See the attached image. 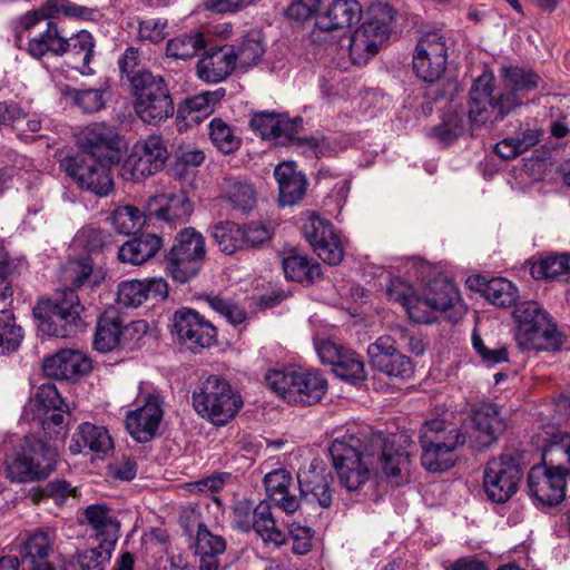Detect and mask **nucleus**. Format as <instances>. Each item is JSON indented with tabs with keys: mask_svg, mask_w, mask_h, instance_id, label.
<instances>
[{
	"mask_svg": "<svg viewBox=\"0 0 570 570\" xmlns=\"http://www.w3.org/2000/svg\"><path fill=\"white\" fill-rule=\"evenodd\" d=\"M199 557V570H218V557L226 550V542L220 535L213 534L205 525H199L195 542Z\"/></svg>",
	"mask_w": 570,
	"mask_h": 570,
	"instance_id": "39",
	"label": "nucleus"
},
{
	"mask_svg": "<svg viewBox=\"0 0 570 570\" xmlns=\"http://www.w3.org/2000/svg\"><path fill=\"white\" fill-rule=\"evenodd\" d=\"M333 372L337 377L351 383L365 379L364 363L355 352L342 353L333 365Z\"/></svg>",
	"mask_w": 570,
	"mask_h": 570,
	"instance_id": "56",
	"label": "nucleus"
},
{
	"mask_svg": "<svg viewBox=\"0 0 570 570\" xmlns=\"http://www.w3.org/2000/svg\"><path fill=\"white\" fill-rule=\"evenodd\" d=\"M485 299L497 306L507 307L514 304L518 297L517 287L507 278L490 279L483 288Z\"/></svg>",
	"mask_w": 570,
	"mask_h": 570,
	"instance_id": "54",
	"label": "nucleus"
},
{
	"mask_svg": "<svg viewBox=\"0 0 570 570\" xmlns=\"http://www.w3.org/2000/svg\"><path fill=\"white\" fill-rule=\"evenodd\" d=\"M538 141L539 132L537 130L529 127H521L515 135L499 141L494 150L500 158L509 160L529 150Z\"/></svg>",
	"mask_w": 570,
	"mask_h": 570,
	"instance_id": "41",
	"label": "nucleus"
},
{
	"mask_svg": "<svg viewBox=\"0 0 570 570\" xmlns=\"http://www.w3.org/2000/svg\"><path fill=\"white\" fill-rule=\"evenodd\" d=\"M146 328L147 324L144 321L124 325L118 315L105 313L98 320L94 346L99 352H110L119 347L128 334L145 331Z\"/></svg>",
	"mask_w": 570,
	"mask_h": 570,
	"instance_id": "26",
	"label": "nucleus"
},
{
	"mask_svg": "<svg viewBox=\"0 0 570 570\" xmlns=\"http://www.w3.org/2000/svg\"><path fill=\"white\" fill-rule=\"evenodd\" d=\"M104 95L101 89H75L71 91L73 104L86 114L99 111L105 107Z\"/></svg>",
	"mask_w": 570,
	"mask_h": 570,
	"instance_id": "60",
	"label": "nucleus"
},
{
	"mask_svg": "<svg viewBox=\"0 0 570 570\" xmlns=\"http://www.w3.org/2000/svg\"><path fill=\"white\" fill-rule=\"evenodd\" d=\"M206 257L204 236L193 227L181 229L165 258L167 274L177 283H187L198 275Z\"/></svg>",
	"mask_w": 570,
	"mask_h": 570,
	"instance_id": "11",
	"label": "nucleus"
},
{
	"mask_svg": "<svg viewBox=\"0 0 570 570\" xmlns=\"http://www.w3.org/2000/svg\"><path fill=\"white\" fill-rule=\"evenodd\" d=\"M86 522L96 532L97 538L114 540L116 543L119 530L118 521L111 515L110 510L104 504H92L85 510Z\"/></svg>",
	"mask_w": 570,
	"mask_h": 570,
	"instance_id": "42",
	"label": "nucleus"
},
{
	"mask_svg": "<svg viewBox=\"0 0 570 570\" xmlns=\"http://www.w3.org/2000/svg\"><path fill=\"white\" fill-rule=\"evenodd\" d=\"M303 234L316 255L331 266L338 265L344 258V246L332 224L315 212L306 214Z\"/></svg>",
	"mask_w": 570,
	"mask_h": 570,
	"instance_id": "18",
	"label": "nucleus"
},
{
	"mask_svg": "<svg viewBox=\"0 0 570 570\" xmlns=\"http://www.w3.org/2000/svg\"><path fill=\"white\" fill-rule=\"evenodd\" d=\"M212 236L218 248L227 255H233L245 248L243 227L235 223L219 222L215 224L212 228Z\"/></svg>",
	"mask_w": 570,
	"mask_h": 570,
	"instance_id": "46",
	"label": "nucleus"
},
{
	"mask_svg": "<svg viewBox=\"0 0 570 570\" xmlns=\"http://www.w3.org/2000/svg\"><path fill=\"white\" fill-rule=\"evenodd\" d=\"M386 294L391 301L400 303L411 318L412 307L416 306L419 294H416L412 285L401 278H392L386 287Z\"/></svg>",
	"mask_w": 570,
	"mask_h": 570,
	"instance_id": "58",
	"label": "nucleus"
},
{
	"mask_svg": "<svg viewBox=\"0 0 570 570\" xmlns=\"http://www.w3.org/2000/svg\"><path fill=\"white\" fill-rule=\"evenodd\" d=\"M109 220L117 233L129 235L145 225L146 215L136 206L122 205L111 212Z\"/></svg>",
	"mask_w": 570,
	"mask_h": 570,
	"instance_id": "50",
	"label": "nucleus"
},
{
	"mask_svg": "<svg viewBox=\"0 0 570 570\" xmlns=\"http://www.w3.org/2000/svg\"><path fill=\"white\" fill-rule=\"evenodd\" d=\"M111 236L100 228L86 227L78 234V239L90 252L102 249L110 243Z\"/></svg>",
	"mask_w": 570,
	"mask_h": 570,
	"instance_id": "64",
	"label": "nucleus"
},
{
	"mask_svg": "<svg viewBox=\"0 0 570 570\" xmlns=\"http://www.w3.org/2000/svg\"><path fill=\"white\" fill-rule=\"evenodd\" d=\"M464 442L465 438L454 424L440 419L425 422L420 431L423 468L430 472L448 471L455 463V450Z\"/></svg>",
	"mask_w": 570,
	"mask_h": 570,
	"instance_id": "7",
	"label": "nucleus"
},
{
	"mask_svg": "<svg viewBox=\"0 0 570 570\" xmlns=\"http://www.w3.org/2000/svg\"><path fill=\"white\" fill-rule=\"evenodd\" d=\"M265 382L275 394L292 405H313L327 391V381L317 370L295 365L268 371Z\"/></svg>",
	"mask_w": 570,
	"mask_h": 570,
	"instance_id": "5",
	"label": "nucleus"
},
{
	"mask_svg": "<svg viewBox=\"0 0 570 570\" xmlns=\"http://www.w3.org/2000/svg\"><path fill=\"white\" fill-rule=\"evenodd\" d=\"M114 540L102 539L96 548L86 549L76 556L81 570H104L111 559Z\"/></svg>",
	"mask_w": 570,
	"mask_h": 570,
	"instance_id": "53",
	"label": "nucleus"
},
{
	"mask_svg": "<svg viewBox=\"0 0 570 570\" xmlns=\"http://www.w3.org/2000/svg\"><path fill=\"white\" fill-rule=\"evenodd\" d=\"M568 476L562 472L537 464L528 473V493L535 504L558 505L566 498Z\"/></svg>",
	"mask_w": 570,
	"mask_h": 570,
	"instance_id": "22",
	"label": "nucleus"
},
{
	"mask_svg": "<svg viewBox=\"0 0 570 570\" xmlns=\"http://www.w3.org/2000/svg\"><path fill=\"white\" fill-rule=\"evenodd\" d=\"M108 160L86 158V155L66 157L61 167L77 185L96 196L107 197L114 190V180L107 168Z\"/></svg>",
	"mask_w": 570,
	"mask_h": 570,
	"instance_id": "17",
	"label": "nucleus"
},
{
	"mask_svg": "<svg viewBox=\"0 0 570 570\" xmlns=\"http://www.w3.org/2000/svg\"><path fill=\"white\" fill-rule=\"evenodd\" d=\"M367 354L370 365L387 376L407 381L414 375L412 361L396 348L389 335L380 336L370 344Z\"/></svg>",
	"mask_w": 570,
	"mask_h": 570,
	"instance_id": "21",
	"label": "nucleus"
},
{
	"mask_svg": "<svg viewBox=\"0 0 570 570\" xmlns=\"http://www.w3.org/2000/svg\"><path fill=\"white\" fill-rule=\"evenodd\" d=\"M145 282L129 279L118 286L117 302L126 307H137L147 301Z\"/></svg>",
	"mask_w": 570,
	"mask_h": 570,
	"instance_id": "59",
	"label": "nucleus"
},
{
	"mask_svg": "<svg viewBox=\"0 0 570 570\" xmlns=\"http://www.w3.org/2000/svg\"><path fill=\"white\" fill-rule=\"evenodd\" d=\"M88 9L70 2L69 0H47L40 8L28 11L20 20V27L30 31L42 21L51 22L50 19L60 14L73 18H85Z\"/></svg>",
	"mask_w": 570,
	"mask_h": 570,
	"instance_id": "32",
	"label": "nucleus"
},
{
	"mask_svg": "<svg viewBox=\"0 0 570 570\" xmlns=\"http://www.w3.org/2000/svg\"><path fill=\"white\" fill-rule=\"evenodd\" d=\"M233 523L244 532L254 530L265 542L281 546L286 540L285 533L276 527L271 504L266 500L256 505L250 500H239L234 505Z\"/></svg>",
	"mask_w": 570,
	"mask_h": 570,
	"instance_id": "16",
	"label": "nucleus"
},
{
	"mask_svg": "<svg viewBox=\"0 0 570 570\" xmlns=\"http://www.w3.org/2000/svg\"><path fill=\"white\" fill-rule=\"evenodd\" d=\"M224 96L225 90L222 88L214 91L200 92L185 99L178 112L189 121L199 122L214 111L215 105L220 101Z\"/></svg>",
	"mask_w": 570,
	"mask_h": 570,
	"instance_id": "40",
	"label": "nucleus"
},
{
	"mask_svg": "<svg viewBox=\"0 0 570 570\" xmlns=\"http://www.w3.org/2000/svg\"><path fill=\"white\" fill-rule=\"evenodd\" d=\"M163 415L160 397L149 394L141 406L127 413L126 429L136 441L148 442L156 435Z\"/></svg>",
	"mask_w": 570,
	"mask_h": 570,
	"instance_id": "24",
	"label": "nucleus"
},
{
	"mask_svg": "<svg viewBox=\"0 0 570 570\" xmlns=\"http://www.w3.org/2000/svg\"><path fill=\"white\" fill-rule=\"evenodd\" d=\"M224 197L237 209L250 210L256 203V191L252 184L239 178L225 179Z\"/></svg>",
	"mask_w": 570,
	"mask_h": 570,
	"instance_id": "47",
	"label": "nucleus"
},
{
	"mask_svg": "<svg viewBox=\"0 0 570 570\" xmlns=\"http://www.w3.org/2000/svg\"><path fill=\"white\" fill-rule=\"evenodd\" d=\"M57 450L35 436H26L22 444L6 458L4 472L11 482H31L48 476L57 462Z\"/></svg>",
	"mask_w": 570,
	"mask_h": 570,
	"instance_id": "8",
	"label": "nucleus"
},
{
	"mask_svg": "<svg viewBox=\"0 0 570 570\" xmlns=\"http://www.w3.org/2000/svg\"><path fill=\"white\" fill-rule=\"evenodd\" d=\"M274 176L278 184L279 204L293 206L304 196L306 190L305 177L296 170L294 163L284 161L276 166Z\"/></svg>",
	"mask_w": 570,
	"mask_h": 570,
	"instance_id": "36",
	"label": "nucleus"
},
{
	"mask_svg": "<svg viewBox=\"0 0 570 570\" xmlns=\"http://www.w3.org/2000/svg\"><path fill=\"white\" fill-rule=\"evenodd\" d=\"M515 340L522 350H542L559 341V332L549 314L537 302H523L513 311Z\"/></svg>",
	"mask_w": 570,
	"mask_h": 570,
	"instance_id": "12",
	"label": "nucleus"
},
{
	"mask_svg": "<svg viewBox=\"0 0 570 570\" xmlns=\"http://www.w3.org/2000/svg\"><path fill=\"white\" fill-rule=\"evenodd\" d=\"M292 549L297 554H305L312 548L314 531L309 527L293 522L288 527Z\"/></svg>",
	"mask_w": 570,
	"mask_h": 570,
	"instance_id": "62",
	"label": "nucleus"
},
{
	"mask_svg": "<svg viewBox=\"0 0 570 570\" xmlns=\"http://www.w3.org/2000/svg\"><path fill=\"white\" fill-rule=\"evenodd\" d=\"M42 368L49 377L69 381L89 373L91 361L80 351L61 350L45 358Z\"/></svg>",
	"mask_w": 570,
	"mask_h": 570,
	"instance_id": "27",
	"label": "nucleus"
},
{
	"mask_svg": "<svg viewBox=\"0 0 570 570\" xmlns=\"http://www.w3.org/2000/svg\"><path fill=\"white\" fill-rule=\"evenodd\" d=\"M163 239L156 234H141L127 240L118 249V259L121 263L141 265L153 258L161 248Z\"/></svg>",
	"mask_w": 570,
	"mask_h": 570,
	"instance_id": "37",
	"label": "nucleus"
},
{
	"mask_svg": "<svg viewBox=\"0 0 570 570\" xmlns=\"http://www.w3.org/2000/svg\"><path fill=\"white\" fill-rule=\"evenodd\" d=\"M23 340V331L16 323L12 312L0 311V347L11 352L17 350Z\"/></svg>",
	"mask_w": 570,
	"mask_h": 570,
	"instance_id": "57",
	"label": "nucleus"
},
{
	"mask_svg": "<svg viewBox=\"0 0 570 570\" xmlns=\"http://www.w3.org/2000/svg\"><path fill=\"white\" fill-rule=\"evenodd\" d=\"M193 204L184 193L158 194L147 200V210L170 224H181L193 213Z\"/></svg>",
	"mask_w": 570,
	"mask_h": 570,
	"instance_id": "31",
	"label": "nucleus"
},
{
	"mask_svg": "<svg viewBox=\"0 0 570 570\" xmlns=\"http://www.w3.org/2000/svg\"><path fill=\"white\" fill-rule=\"evenodd\" d=\"M299 491L303 495H312L322 508L332 504V476L320 460H313L307 469L297 474Z\"/></svg>",
	"mask_w": 570,
	"mask_h": 570,
	"instance_id": "28",
	"label": "nucleus"
},
{
	"mask_svg": "<svg viewBox=\"0 0 570 570\" xmlns=\"http://www.w3.org/2000/svg\"><path fill=\"white\" fill-rule=\"evenodd\" d=\"M169 157L164 139L150 135L135 144L132 151L125 159L120 175L125 180L139 181L160 171Z\"/></svg>",
	"mask_w": 570,
	"mask_h": 570,
	"instance_id": "15",
	"label": "nucleus"
},
{
	"mask_svg": "<svg viewBox=\"0 0 570 570\" xmlns=\"http://www.w3.org/2000/svg\"><path fill=\"white\" fill-rule=\"evenodd\" d=\"M174 327L178 338L189 348L209 347L216 340V328L199 313L181 308L175 313Z\"/></svg>",
	"mask_w": 570,
	"mask_h": 570,
	"instance_id": "23",
	"label": "nucleus"
},
{
	"mask_svg": "<svg viewBox=\"0 0 570 570\" xmlns=\"http://www.w3.org/2000/svg\"><path fill=\"white\" fill-rule=\"evenodd\" d=\"M524 474L521 459L512 454H501L489 460L483 470V490L494 503L508 502L519 489Z\"/></svg>",
	"mask_w": 570,
	"mask_h": 570,
	"instance_id": "14",
	"label": "nucleus"
},
{
	"mask_svg": "<svg viewBox=\"0 0 570 570\" xmlns=\"http://www.w3.org/2000/svg\"><path fill=\"white\" fill-rule=\"evenodd\" d=\"M135 111L145 124L158 126L174 115V101L164 79L151 72L134 76Z\"/></svg>",
	"mask_w": 570,
	"mask_h": 570,
	"instance_id": "10",
	"label": "nucleus"
},
{
	"mask_svg": "<svg viewBox=\"0 0 570 570\" xmlns=\"http://www.w3.org/2000/svg\"><path fill=\"white\" fill-rule=\"evenodd\" d=\"M534 279L554 281L570 278V255L547 257L532 264L530 268Z\"/></svg>",
	"mask_w": 570,
	"mask_h": 570,
	"instance_id": "45",
	"label": "nucleus"
},
{
	"mask_svg": "<svg viewBox=\"0 0 570 570\" xmlns=\"http://www.w3.org/2000/svg\"><path fill=\"white\" fill-rule=\"evenodd\" d=\"M236 67L234 46L224 45L205 52L197 63V75L206 82L216 83L226 79Z\"/></svg>",
	"mask_w": 570,
	"mask_h": 570,
	"instance_id": "30",
	"label": "nucleus"
},
{
	"mask_svg": "<svg viewBox=\"0 0 570 570\" xmlns=\"http://www.w3.org/2000/svg\"><path fill=\"white\" fill-rule=\"evenodd\" d=\"M83 306L73 288H65L55 299H41L33 308L41 333L55 337L75 335L83 327Z\"/></svg>",
	"mask_w": 570,
	"mask_h": 570,
	"instance_id": "6",
	"label": "nucleus"
},
{
	"mask_svg": "<svg viewBox=\"0 0 570 570\" xmlns=\"http://www.w3.org/2000/svg\"><path fill=\"white\" fill-rule=\"evenodd\" d=\"M114 448L112 439L105 426L89 422L81 423L73 433L69 450L79 454L83 449L91 452L107 454Z\"/></svg>",
	"mask_w": 570,
	"mask_h": 570,
	"instance_id": "35",
	"label": "nucleus"
},
{
	"mask_svg": "<svg viewBox=\"0 0 570 570\" xmlns=\"http://www.w3.org/2000/svg\"><path fill=\"white\" fill-rule=\"evenodd\" d=\"M299 117L291 119L287 115L261 111L253 115L249 125L263 139H292L302 126Z\"/></svg>",
	"mask_w": 570,
	"mask_h": 570,
	"instance_id": "29",
	"label": "nucleus"
},
{
	"mask_svg": "<svg viewBox=\"0 0 570 570\" xmlns=\"http://www.w3.org/2000/svg\"><path fill=\"white\" fill-rule=\"evenodd\" d=\"M94 38L90 32L81 30L70 38L61 35L55 22H47V28L38 36L30 38L28 52L40 59L47 52L55 56H68L69 65L81 75H91L90 61L94 53Z\"/></svg>",
	"mask_w": 570,
	"mask_h": 570,
	"instance_id": "4",
	"label": "nucleus"
},
{
	"mask_svg": "<svg viewBox=\"0 0 570 570\" xmlns=\"http://www.w3.org/2000/svg\"><path fill=\"white\" fill-rule=\"evenodd\" d=\"M195 411L215 425L227 424L243 405L240 395L217 376L207 377L193 394Z\"/></svg>",
	"mask_w": 570,
	"mask_h": 570,
	"instance_id": "9",
	"label": "nucleus"
},
{
	"mask_svg": "<svg viewBox=\"0 0 570 570\" xmlns=\"http://www.w3.org/2000/svg\"><path fill=\"white\" fill-rule=\"evenodd\" d=\"M56 385L42 384L39 386L33 399L30 400L29 405L24 410V415L28 420H43L48 411H52L58 406L63 405Z\"/></svg>",
	"mask_w": 570,
	"mask_h": 570,
	"instance_id": "43",
	"label": "nucleus"
},
{
	"mask_svg": "<svg viewBox=\"0 0 570 570\" xmlns=\"http://www.w3.org/2000/svg\"><path fill=\"white\" fill-rule=\"evenodd\" d=\"M542 466L570 474V434L552 433L542 446Z\"/></svg>",
	"mask_w": 570,
	"mask_h": 570,
	"instance_id": "38",
	"label": "nucleus"
},
{
	"mask_svg": "<svg viewBox=\"0 0 570 570\" xmlns=\"http://www.w3.org/2000/svg\"><path fill=\"white\" fill-rule=\"evenodd\" d=\"M79 153L86 158L112 161L121 149V139L115 127L105 122H92L76 135Z\"/></svg>",
	"mask_w": 570,
	"mask_h": 570,
	"instance_id": "19",
	"label": "nucleus"
},
{
	"mask_svg": "<svg viewBox=\"0 0 570 570\" xmlns=\"http://www.w3.org/2000/svg\"><path fill=\"white\" fill-rule=\"evenodd\" d=\"M207 302L210 308L223 315L233 325H238L245 320L244 311L229 301L212 296L207 298Z\"/></svg>",
	"mask_w": 570,
	"mask_h": 570,
	"instance_id": "63",
	"label": "nucleus"
},
{
	"mask_svg": "<svg viewBox=\"0 0 570 570\" xmlns=\"http://www.w3.org/2000/svg\"><path fill=\"white\" fill-rule=\"evenodd\" d=\"M361 13L362 7L356 0H333L324 12L316 16V26L325 31L348 28L360 20Z\"/></svg>",
	"mask_w": 570,
	"mask_h": 570,
	"instance_id": "34",
	"label": "nucleus"
},
{
	"mask_svg": "<svg viewBox=\"0 0 570 570\" xmlns=\"http://www.w3.org/2000/svg\"><path fill=\"white\" fill-rule=\"evenodd\" d=\"M328 451L341 485L350 492L360 490L379 465L387 476L395 478L410 462L409 454L395 449L382 433L367 438L346 434L336 438Z\"/></svg>",
	"mask_w": 570,
	"mask_h": 570,
	"instance_id": "1",
	"label": "nucleus"
},
{
	"mask_svg": "<svg viewBox=\"0 0 570 570\" xmlns=\"http://www.w3.org/2000/svg\"><path fill=\"white\" fill-rule=\"evenodd\" d=\"M264 485L268 498L288 514L299 508V499L291 492L293 478L285 469L274 470L264 476Z\"/></svg>",
	"mask_w": 570,
	"mask_h": 570,
	"instance_id": "33",
	"label": "nucleus"
},
{
	"mask_svg": "<svg viewBox=\"0 0 570 570\" xmlns=\"http://www.w3.org/2000/svg\"><path fill=\"white\" fill-rule=\"evenodd\" d=\"M470 441L475 449L493 444L504 431L505 424L497 405L483 403L472 410Z\"/></svg>",
	"mask_w": 570,
	"mask_h": 570,
	"instance_id": "25",
	"label": "nucleus"
},
{
	"mask_svg": "<svg viewBox=\"0 0 570 570\" xmlns=\"http://www.w3.org/2000/svg\"><path fill=\"white\" fill-rule=\"evenodd\" d=\"M406 273L422 283V293L419 295L416 306L412 307L411 320L414 323H431L434 312H445L454 308L463 309L459 291L454 283L444 277L431 263L412 257L406 261Z\"/></svg>",
	"mask_w": 570,
	"mask_h": 570,
	"instance_id": "3",
	"label": "nucleus"
},
{
	"mask_svg": "<svg viewBox=\"0 0 570 570\" xmlns=\"http://www.w3.org/2000/svg\"><path fill=\"white\" fill-rule=\"evenodd\" d=\"M68 272L72 285L77 288L82 286L98 287L106 277L105 271L100 267H95L89 257L71 262Z\"/></svg>",
	"mask_w": 570,
	"mask_h": 570,
	"instance_id": "48",
	"label": "nucleus"
},
{
	"mask_svg": "<svg viewBox=\"0 0 570 570\" xmlns=\"http://www.w3.org/2000/svg\"><path fill=\"white\" fill-rule=\"evenodd\" d=\"M51 551V541L47 533L37 532L29 537L21 549L22 566L47 562L46 558Z\"/></svg>",
	"mask_w": 570,
	"mask_h": 570,
	"instance_id": "55",
	"label": "nucleus"
},
{
	"mask_svg": "<svg viewBox=\"0 0 570 570\" xmlns=\"http://www.w3.org/2000/svg\"><path fill=\"white\" fill-rule=\"evenodd\" d=\"M472 345L474 351L487 366H493L495 364L508 362V353L505 347H491L487 345L480 335L475 332L472 334Z\"/></svg>",
	"mask_w": 570,
	"mask_h": 570,
	"instance_id": "61",
	"label": "nucleus"
},
{
	"mask_svg": "<svg viewBox=\"0 0 570 570\" xmlns=\"http://www.w3.org/2000/svg\"><path fill=\"white\" fill-rule=\"evenodd\" d=\"M503 88L495 90L493 72L484 70L474 79L468 101V119L475 125L494 124L523 105L528 92L538 88L541 78L533 70L519 66H502Z\"/></svg>",
	"mask_w": 570,
	"mask_h": 570,
	"instance_id": "2",
	"label": "nucleus"
},
{
	"mask_svg": "<svg viewBox=\"0 0 570 570\" xmlns=\"http://www.w3.org/2000/svg\"><path fill=\"white\" fill-rule=\"evenodd\" d=\"M209 138L213 145L225 155L235 153L242 144L240 137L220 118H213L210 120Z\"/></svg>",
	"mask_w": 570,
	"mask_h": 570,
	"instance_id": "52",
	"label": "nucleus"
},
{
	"mask_svg": "<svg viewBox=\"0 0 570 570\" xmlns=\"http://www.w3.org/2000/svg\"><path fill=\"white\" fill-rule=\"evenodd\" d=\"M205 46L203 33L180 35L167 42L166 55L169 58L187 60L195 57Z\"/></svg>",
	"mask_w": 570,
	"mask_h": 570,
	"instance_id": "51",
	"label": "nucleus"
},
{
	"mask_svg": "<svg viewBox=\"0 0 570 570\" xmlns=\"http://www.w3.org/2000/svg\"><path fill=\"white\" fill-rule=\"evenodd\" d=\"M446 63L448 48L443 37L435 32L422 36L413 56L416 76L425 82L436 81L444 73Z\"/></svg>",
	"mask_w": 570,
	"mask_h": 570,
	"instance_id": "20",
	"label": "nucleus"
},
{
	"mask_svg": "<svg viewBox=\"0 0 570 570\" xmlns=\"http://www.w3.org/2000/svg\"><path fill=\"white\" fill-rule=\"evenodd\" d=\"M394 19L390 7L373 9L367 19L352 33L350 58L353 65H366L387 40Z\"/></svg>",
	"mask_w": 570,
	"mask_h": 570,
	"instance_id": "13",
	"label": "nucleus"
},
{
	"mask_svg": "<svg viewBox=\"0 0 570 570\" xmlns=\"http://www.w3.org/2000/svg\"><path fill=\"white\" fill-rule=\"evenodd\" d=\"M264 52L262 35L257 31L248 32L240 43L234 47L235 62L238 68H249L261 60Z\"/></svg>",
	"mask_w": 570,
	"mask_h": 570,
	"instance_id": "49",
	"label": "nucleus"
},
{
	"mask_svg": "<svg viewBox=\"0 0 570 570\" xmlns=\"http://www.w3.org/2000/svg\"><path fill=\"white\" fill-rule=\"evenodd\" d=\"M285 277L298 283H312L321 276V266L312 263L306 256L292 253L283 258Z\"/></svg>",
	"mask_w": 570,
	"mask_h": 570,
	"instance_id": "44",
	"label": "nucleus"
}]
</instances>
